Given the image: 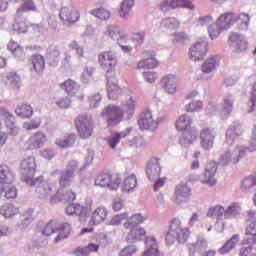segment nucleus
I'll return each instance as SVG.
<instances>
[{"label":"nucleus","mask_w":256,"mask_h":256,"mask_svg":"<svg viewBox=\"0 0 256 256\" xmlns=\"http://www.w3.org/2000/svg\"><path fill=\"white\" fill-rule=\"evenodd\" d=\"M127 114V119H133V115H135V100L133 97H130L123 105L122 108L110 104L106 106L101 115L106 119L107 124L109 127H115L119 125L121 121H123V117Z\"/></svg>","instance_id":"f257e3e1"},{"label":"nucleus","mask_w":256,"mask_h":256,"mask_svg":"<svg viewBox=\"0 0 256 256\" xmlns=\"http://www.w3.org/2000/svg\"><path fill=\"white\" fill-rule=\"evenodd\" d=\"M98 59L101 67L106 71L108 99L115 101L121 95V88H119V85L111 82L109 73H113L115 67H117V53L110 50L101 53Z\"/></svg>","instance_id":"f03ea898"},{"label":"nucleus","mask_w":256,"mask_h":256,"mask_svg":"<svg viewBox=\"0 0 256 256\" xmlns=\"http://www.w3.org/2000/svg\"><path fill=\"white\" fill-rule=\"evenodd\" d=\"M29 187H35V193L39 199H49L51 203H57L59 192L55 193L54 187L46 181H43V176H39L28 183Z\"/></svg>","instance_id":"7ed1b4c3"},{"label":"nucleus","mask_w":256,"mask_h":256,"mask_svg":"<svg viewBox=\"0 0 256 256\" xmlns=\"http://www.w3.org/2000/svg\"><path fill=\"white\" fill-rule=\"evenodd\" d=\"M187 239H189V229L182 228L179 219L172 220L168 233L166 234V244L173 245L175 241L183 244L186 243Z\"/></svg>","instance_id":"20e7f679"},{"label":"nucleus","mask_w":256,"mask_h":256,"mask_svg":"<svg viewBox=\"0 0 256 256\" xmlns=\"http://www.w3.org/2000/svg\"><path fill=\"white\" fill-rule=\"evenodd\" d=\"M247 149L243 146H237L234 150L228 149L224 151L219 158V165L227 167L229 164L237 165L241 159L246 155Z\"/></svg>","instance_id":"39448f33"},{"label":"nucleus","mask_w":256,"mask_h":256,"mask_svg":"<svg viewBox=\"0 0 256 256\" xmlns=\"http://www.w3.org/2000/svg\"><path fill=\"white\" fill-rule=\"evenodd\" d=\"M75 125L81 139H89L93 135V118L91 115H79L75 120Z\"/></svg>","instance_id":"423d86ee"},{"label":"nucleus","mask_w":256,"mask_h":256,"mask_svg":"<svg viewBox=\"0 0 256 256\" xmlns=\"http://www.w3.org/2000/svg\"><path fill=\"white\" fill-rule=\"evenodd\" d=\"M37 169V164L35 163V158L33 156H29L21 161L20 163V175L22 181H24L27 185L35 180L33 177L35 175V171Z\"/></svg>","instance_id":"0eeeda50"},{"label":"nucleus","mask_w":256,"mask_h":256,"mask_svg":"<svg viewBox=\"0 0 256 256\" xmlns=\"http://www.w3.org/2000/svg\"><path fill=\"white\" fill-rule=\"evenodd\" d=\"M97 187H108L111 191H117L121 185V177L119 175H111V173H102L95 179Z\"/></svg>","instance_id":"6e6552de"},{"label":"nucleus","mask_w":256,"mask_h":256,"mask_svg":"<svg viewBox=\"0 0 256 256\" xmlns=\"http://www.w3.org/2000/svg\"><path fill=\"white\" fill-rule=\"evenodd\" d=\"M107 33L109 37H111V39L117 41L123 53L129 54L133 51V48L131 46L125 45V43H127V39H129V36L121 31V28L117 26H108Z\"/></svg>","instance_id":"1a4fd4ad"},{"label":"nucleus","mask_w":256,"mask_h":256,"mask_svg":"<svg viewBox=\"0 0 256 256\" xmlns=\"http://www.w3.org/2000/svg\"><path fill=\"white\" fill-rule=\"evenodd\" d=\"M77 161L71 160L68 163V167L60 172L59 185L62 188L70 187L73 183V179H75V171H77Z\"/></svg>","instance_id":"9d476101"},{"label":"nucleus","mask_w":256,"mask_h":256,"mask_svg":"<svg viewBox=\"0 0 256 256\" xmlns=\"http://www.w3.org/2000/svg\"><path fill=\"white\" fill-rule=\"evenodd\" d=\"M163 121L161 118H157V120H153V114L150 111L143 112L138 119L139 128L142 131H155L157 127H159V123Z\"/></svg>","instance_id":"9b49d317"},{"label":"nucleus","mask_w":256,"mask_h":256,"mask_svg":"<svg viewBox=\"0 0 256 256\" xmlns=\"http://www.w3.org/2000/svg\"><path fill=\"white\" fill-rule=\"evenodd\" d=\"M217 173V163L209 162L206 165L204 172L200 175V181L203 185H209L213 187V185L217 184V180L215 179V175Z\"/></svg>","instance_id":"f8f14e48"},{"label":"nucleus","mask_w":256,"mask_h":256,"mask_svg":"<svg viewBox=\"0 0 256 256\" xmlns=\"http://www.w3.org/2000/svg\"><path fill=\"white\" fill-rule=\"evenodd\" d=\"M215 130L211 128H204L200 132V145L205 151H211L215 143Z\"/></svg>","instance_id":"ddd939ff"},{"label":"nucleus","mask_w":256,"mask_h":256,"mask_svg":"<svg viewBox=\"0 0 256 256\" xmlns=\"http://www.w3.org/2000/svg\"><path fill=\"white\" fill-rule=\"evenodd\" d=\"M190 59L191 61H203L205 59V55H207V41L202 40L196 42L191 48H190Z\"/></svg>","instance_id":"4468645a"},{"label":"nucleus","mask_w":256,"mask_h":256,"mask_svg":"<svg viewBox=\"0 0 256 256\" xmlns=\"http://www.w3.org/2000/svg\"><path fill=\"white\" fill-rule=\"evenodd\" d=\"M248 225L246 226V241L253 242L256 241V210L248 211Z\"/></svg>","instance_id":"2eb2a0df"},{"label":"nucleus","mask_w":256,"mask_h":256,"mask_svg":"<svg viewBox=\"0 0 256 256\" xmlns=\"http://www.w3.org/2000/svg\"><path fill=\"white\" fill-rule=\"evenodd\" d=\"M243 135V125L241 122H233L226 130V143L227 145H233L235 139Z\"/></svg>","instance_id":"dca6fc26"},{"label":"nucleus","mask_w":256,"mask_h":256,"mask_svg":"<svg viewBox=\"0 0 256 256\" xmlns=\"http://www.w3.org/2000/svg\"><path fill=\"white\" fill-rule=\"evenodd\" d=\"M175 203L181 205V203H189L191 199V188L187 184H178L175 187Z\"/></svg>","instance_id":"f3484780"},{"label":"nucleus","mask_w":256,"mask_h":256,"mask_svg":"<svg viewBox=\"0 0 256 256\" xmlns=\"http://www.w3.org/2000/svg\"><path fill=\"white\" fill-rule=\"evenodd\" d=\"M230 46L236 51V53H241L247 49V41H245V36L239 33H232L229 36Z\"/></svg>","instance_id":"a211bd4d"},{"label":"nucleus","mask_w":256,"mask_h":256,"mask_svg":"<svg viewBox=\"0 0 256 256\" xmlns=\"http://www.w3.org/2000/svg\"><path fill=\"white\" fill-rule=\"evenodd\" d=\"M146 175L149 181H155L161 175V164L157 158H152L146 166Z\"/></svg>","instance_id":"6ab92c4d"},{"label":"nucleus","mask_w":256,"mask_h":256,"mask_svg":"<svg viewBox=\"0 0 256 256\" xmlns=\"http://www.w3.org/2000/svg\"><path fill=\"white\" fill-rule=\"evenodd\" d=\"M45 141H47V137L43 132H37L32 135L29 140L26 142L27 149L33 151L35 149H41L43 145H45Z\"/></svg>","instance_id":"aec40b11"},{"label":"nucleus","mask_w":256,"mask_h":256,"mask_svg":"<svg viewBox=\"0 0 256 256\" xmlns=\"http://www.w3.org/2000/svg\"><path fill=\"white\" fill-rule=\"evenodd\" d=\"M59 15L64 23H77L80 17L78 11L69 7H62Z\"/></svg>","instance_id":"412c9836"},{"label":"nucleus","mask_w":256,"mask_h":256,"mask_svg":"<svg viewBox=\"0 0 256 256\" xmlns=\"http://www.w3.org/2000/svg\"><path fill=\"white\" fill-rule=\"evenodd\" d=\"M235 14L228 12L226 14L221 15L217 21L216 26L218 29H221L222 31H227V29H230L231 26L235 23Z\"/></svg>","instance_id":"4be33fe9"},{"label":"nucleus","mask_w":256,"mask_h":256,"mask_svg":"<svg viewBox=\"0 0 256 256\" xmlns=\"http://www.w3.org/2000/svg\"><path fill=\"white\" fill-rule=\"evenodd\" d=\"M67 215H77L80 221H87V208L79 205L78 203H72L66 208Z\"/></svg>","instance_id":"5701e85b"},{"label":"nucleus","mask_w":256,"mask_h":256,"mask_svg":"<svg viewBox=\"0 0 256 256\" xmlns=\"http://www.w3.org/2000/svg\"><path fill=\"white\" fill-rule=\"evenodd\" d=\"M161 87L166 93L173 95V93L177 91V80L175 79V75L169 74L162 78Z\"/></svg>","instance_id":"b1692460"},{"label":"nucleus","mask_w":256,"mask_h":256,"mask_svg":"<svg viewBox=\"0 0 256 256\" xmlns=\"http://www.w3.org/2000/svg\"><path fill=\"white\" fill-rule=\"evenodd\" d=\"M147 221V218L141 215V213L134 214L123 224L124 229L128 231H132L133 229H137L141 223Z\"/></svg>","instance_id":"393cba45"},{"label":"nucleus","mask_w":256,"mask_h":256,"mask_svg":"<svg viewBox=\"0 0 256 256\" xmlns=\"http://www.w3.org/2000/svg\"><path fill=\"white\" fill-rule=\"evenodd\" d=\"M59 55H61V52H59L57 46L51 45L48 47L46 59L51 67H57L59 64Z\"/></svg>","instance_id":"a878e982"},{"label":"nucleus","mask_w":256,"mask_h":256,"mask_svg":"<svg viewBox=\"0 0 256 256\" xmlns=\"http://www.w3.org/2000/svg\"><path fill=\"white\" fill-rule=\"evenodd\" d=\"M15 181V174L8 166L0 165V183L11 185Z\"/></svg>","instance_id":"bb28decb"},{"label":"nucleus","mask_w":256,"mask_h":256,"mask_svg":"<svg viewBox=\"0 0 256 256\" xmlns=\"http://www.w3.org/2000/svg\"><path fill=\"white\" fill-rule=\"evenodd\" d=\"M243 245L239 251V256H256V241L249 242L247 238H244Z\"/></svg>","instance_id":"cd10ccee"},{"label":"nucleus","mask_w":256,"mask_h":256,"mask_svg":"<svg viewBox=\"0 0 256 256\" xmlns=\"http://www.w3.org/2000/svg\"><path fill=\"white\" fill-rule=\"evenodd\" d=\"M145 233V229L140 226L138 228H134L128 233L126 241L128 243H137V241H141V239L145 237Z\"/></svg>","instance_id":"c85d7f7f"},{"label":"nucleus","mask_w":256,"mask_h":256,"mask_svg":"<svg viewBox=\"0 0 256 256\" xmlns=\"http://www.w3.org/2000/svg\"><path fill=\"white\" fill-rule=\"evenodd\" d=\"M197 139V132L195 130H192L191 128L189 130H185L182 133V136L179 139L180 145L182 147H187V145H191L193 141Z\"/></svg>","instance_id":"c756f323"},{"label":"nucleus","mask_w":256,"mask_h":256,"mask_svg":"<svg viewBox=\"0 0 256 256\" xmlns=\"http://www.w3.org/2000/svg\"><path fill=\"white\" fill-rule=\"evenodd\" d=\"M107 217V209L105 207L97 208L91 216L90 225H99V223L105 221Z\"/></svg>","instance_id":"7c9ffc66"},{"label":"nucleus","mask_w":256,"mask_h":256,"mask_svg":"<svg viewBox=\"0 0 256 256\" xmlns=\"http://www.w3.org/2000/svg\"><path fill=\"white\" fill-rule=\"evenodd\" d=\"M7 48L13 53L14 57H16L18 61L25 60V52L23 51V47L19 46L17 42L10 40Z\"/></svg>","instance_id":"2f4dec72"},{"label":"nucleus","mask_w":256,"mask_h":256,"mask_svg":"<svg viewBox=\"0 0 256 256\" xmlns=\"http://www.w3.org/2000/svg\"><path fill=\"white\" fill-rule=\"evenodd\" d=\"M192 121L193 119H191L189 115H181L179 119L176 121V129L178 131H187L191 129Z\"/></svg>","instance_id":"473e14b6"},{"label":"nucleus","mask_w":256,"mask_h":256,"mask_svg":"<svg viewBox=\"0 0 256 256\" xmlns=\"http://www.w3.org/2000/svg\"><path fill=\"white\" fill-rule=\"evenodd\" d=\"M219 61H221L220 56H214L206 60L202 64L203 73H211L212 71H215V68L217 67V65H219Z\"/></svg>","instance_id":"72a5a7b5"},{"label":"nucleus","mask_w":256,"mask_h":256,"mask_svg":"<svg viewBox=\"0 0 256 256\" xmlns=\"http://www.w3.org/2000/svg\"><path fill=\"white\" fill-rule=\"evenodd\" d=\"M239 243V235L234 234L232 237L219 249L220 255L229 253L231 249H235V246Z\"/></svg>","instance_id":"f704fd0d"},{"label":"nucleus","mask_w":256,"mask_h":256,"mask_svg":"<svg viewBox=\"0 0 256 256\" xmlns=\"http://www.w3.org/2000/svg\"><path fill=\"white\" fill-rule=\"evenodd\" d=\"M15 113L22 119H29V117L33 116V107L29 104H21L17 106Z\"/></svg>","instance_id":"c9c22d12"},{"label":"nucleus","mask_w":256,"mask_h":256,"mask_svg":"<svg viewBox=\"0 0 256 256\" xmlns=\"http://www.w3.org/2000/svg\"><path fill=\"white\" fill-rule=\"evenodd\" d=\"M136 187H137V176H135L134 174H131L124 180L122 184V192L129 193L133 191V189H135Z\"/></svg>","instance_id":"e433bc0d"},{"label":"nucleus","mask_w":256,"mask_h":256,"mask_svg":"<svg viewBox=\"0 0 256 256\" xmlns=\"http://www.w3.org/2000/svg\"><path fill=\"white\" fill-rule=\"evenodd\" d=\"M134 5H135V0H123L120 5V11H119L120 17H122L123 19H127Z\"/></svg>","instance_id":"4c0bfd02"},{"label":"nucleus","mask_w":256,"mask_h":256,"mask_svg":"<svg viewBox=\"0 0 256 256\" xmlns=\"http://www.w3.org/2000/svg\"><path fill=\"white\" fill-rule=\"evenodd\" d=\"M58 232L59 234L55 238V243H60V241H63L67 239V237H69V235L71 234V225L69 223L61 225L58 228Z\"/></svg>","instance_id":"58836bf2"},{"label":"nucleus","mask_w":256,"mask_h":256,"mask_svg":"<svg viewBox=\"0 0 256 256\" xmlns=\"http://www.w3.org/2000/svg\"><path fill=\"white\" fill-rule=\"evenodd\" d=\"M62 89H65L68 95H77V93L79 92L80 86H79V83L69 79L64 82V85H62Z\"/></svg>","instance_id":"ea45409f"},{"label":"nucleus","mask_w":256,"mask_h":256,"mask_svg":"<svg viewBox=\"0 0 256 256\" xmlns=\"http://www.w3.org/2000/svg\"><path fill=\"white\" fill-rule=\"evenodd\" d=\"M223 215L225 216V208L222 206L216 205L211 207L207 212V217H211L212 219H223Z\"/></svg>","instance_id":"a19ab883"},{"label":"nucleus","mask_w":256,"mask_h":256,"mask_svg":"<svg viewBox=\"0 0 256 256\" xmlns=\"http://www.w3.org/2000/svg\"><path fill=\"white\" fill-rule=\"evenodd\" d=\"M254 187H256V176H248L243 180L241 190L243 193H251Z\"/></svg>","instance_id":"79ce46f5"},{"label":"nucleus","mask_w":256,"mask_h":256,"mask_svg":"<svg viewBox=\"0 0 256 256\" xmlns=\"http://www.w3.org/2000/svg\"><path fill=\"white\" fill-rule=\"evenodd\" d=\"M6 85H8L10 89H19V87H21V77L15 73H8Z\"/></svg>","instance_id":"37998d69"},{"label":"nucleus","mask_w":256,"mask_h":256,"mask_svg":"<svg viewBox=\"0 0 256 256\" xmlns=\"http://www.w3.org/2000/svg\"><path fill=\"white\" fill-rule=\"evenodd\" d=\"M0 213L3 215V217L9 218L13 217V215H17V213H19V209L13 204L8 203L1 206Z\"/></svg>","instance_id":"c03bdc74"},{"label":"nucleus","mask_w":256,"mask_h":256,"mask_svg":"<svg viewBox=\"0 0 256 256\" xmlns=\"http://www.w3.org/2000/svg\"><path fill=\"white\" fill-rule=\"evenodd\" d=\"M239 213H241V206H239L237 203H234L228 206L226 210H224V217L225 219H233L239 215Z\"/></svg>","instance_id":"a18cd8bd"},{"label":"nucleus","mask_w":256,"mask_h":256,"mask_svg":"<svg viewBox=\"0 0 256 256\" xmlns=\"http://www.w3.org/2000/svg\"><path fill=\"white\" fill-rule=\"evenodd\" d=\"M32 65L35 73H41L45 69V58L41 55H34L32 57Z\"/></svg>","instance_id":"49530a36"},{"label":"nucleus","mask_w":256,"mask_h":256,"mask_svg":"<svg viewBox=\"0 0 256 256\" xmlns=\"http://www.w3.org/2000/svg\"><path fill=\"white\" fill-rule=\"evenodd\" d=\"M97 251H99V245L90 243L88 246L76 248L74 253H79V255L82 256H89V253Z\"/></svg>","instance_id":"de8ad7c7"},{"label":"nucleus","mask_w":256,"mask_h":256,"mask_svg":"<svg viewBox=\"0 0 256 256\" xmlns=\"http://www.w3.org/2000/svg\"><path fill=\"white\" fill-rule=\"evenodd\" d=\"M171 1V5H172V9H190L191 11H193V9H195V6L193 5V3L190 2V0H170Z\"/></svg>","instance_id":"09e8293b"},{"label":"nucleus","mask_w":256,"mask_h":256,"mask_svg":"<svg viewBox=\"0 0 256 256\" xmlns=\"http://www.w3.org/2000/svg\"><path fill=\"white\" fill-rule=\"evenodd\" d=\"M234 19H235L234 23L239 21L240 29L242 31H247V27H249V20H250L249 14H246V13H241L239 15L234 14Z\"/></svg>","instance_id":"8fccbe9b"},{"label":"nucleus","mask_w":256,"mask_h":256,"mask_svg":"<svg viewBox=\"0 0 256 256\" xmlns=\"http://www.w3.org/2000/svg\"><path fill=\"white\" fill-rule=\"evenodd\" d=\"M157 65H159V62L157 61V59H155V57H150V58H146L144 60H141L138 63V69H144V67H147V69H155V67H157Z\"/></svg>","instance_id":"3c124183"},{"label":"nucleus","mask_w":256,"mask_h":256,"mask_svg":"<svg viewBox=\"0 0 256 256\" xmlns=\"http://www.w3.org/2000/svg\"><path fill=\"white\" fill-rule=\"evenodd\" d=\"M77 198V194L75 192L68 190L64 193L59 192V196L56 197L57 201H64L65 203H72Z\"/></svg>","instance_id":"603ef678"},{"label":"nucleus","mask_w":256,"mask_h":256,"mask_svg":"<svg viewBox=\"0 0 256 256\" xmlns=\"http://www.w3.org/2000/svg\"><path fill=\"white\" fill-rule=\"evenodd\" d=\"M161 26L165 27V29H178L179 22L174 17H168L162 19Z\"/></svg>","instance_id":"864d4df0"},{"label":"nucleus","mask_w":256,"mask_h":256,"mask_svg":"<svg viewBox=\"0 0 256 256\" xmlns=\"http://www.w3.org/2000/svg\"><path fill=\"white\" fill-rule=\"evenodd\" d=\"M91 14L94 15V17H97V19H101L103 21H107L109 17H111V12L105 8H98L96 10H92Z\"/></svg>","instance_id":"5fc2aeb1"},{"label":"nucleus","mask_w":256,"mask_h":256,"mask_svg":"<svg viewBox=\"0 0 256 256\" xmlns=\"http://www.w3.org/2000/svg\"><path fill=\"white\" fill-rule=\"evenodd\" d=\"M74 143H75V134H70L67 137H64L56 141V144L59 147H72Z\"/></svg>","instance_id":"6e6d98bb"},{"label":"nucleus","mask_w":256,"mask_h":256,"mask_svg":"<svg viewBox=\"0 0 256 256\" xmlns=\"http://www.w3.org/2000/svg\"><path fill=\"white\" fill-rule=\"evenodd\" d=\"M231 111H233V100L226 98L224 99V104L222 108L223 119H227V117L231 115Z\"/></svg>","instance_id":"4d7b16f0"},{"label":"nucleus","mask_w":256,"mask_h":256,"mask_svg":"<svg viewBox=\"0 0 256 256\" xmlns=\"http://www.w3.org/2000/svg\"><path fill=\"white\" fill-rule=\"evenodd\" d=\"M254 111H256V84H254L252 87L247 113H253Z\"/></svg>","instance_id":"13d9d810"},{"label":"nucleus","mask_w":256,"mask_h":256,"mask_svg":"<svg viewBox=\"0 0 256 256\" xmlns=\"http://www.w3.org/2000/svg\"><path fill=\"white\" fill-rule=\"evenodd\" d=\"M55 225H56L55 221H50L42 230V235H45L46 237L53 235V233H55L57 229Z\"/></svg>","instance_id":"bf43d9fd"},{"label":"nucleus","mask_w":256,"mask_h":256,"mask_svg":"<svg viewBox=\"0 0 256 256\" xmlns=\"http://www.w3.org/2000/svg\"><path fill=\"white\" fill-rule=\"evenodd\" d=\"M90 109H97L101 103V94L96 93L89 97Z\"/></svg>","instance_id":"052dcab7"},{"label":"nucleus","mask_w":256,"mask_h":256,"mask_svg":"<svg viewBox=\"0 0 256 256\" xmlns=\"http://www.w3.org/2000/svg\"><path fill=\"white\" fill-rule=\"evenodd\" d=\"M174 41L180 45H185L189 41V36L185 32L176 33L174 34Z\"/></svg>","instance_id":"680f3d73"},{"label":"nucleus","mask_w":256,"mask_h":256,"mask_svg":"<svg viewBox=\"0 0 256 256\" xmlns=\"http://www.w3.org/2000/svg\"><path fill=\"white\" fill-rule=\"evenodd\" d=\"M135 253H137V246L129 245L120 251L119 256H132L135 255Z\"/></svg>","instance_id":"e2e57ef3"},{"label":"nucleus","mask_w":256,"mask_h":256,"mask_svg":"<svg viewBox=\"0 0 256 256\" xmlns=\"http://www.w3.org/2000/svg\"><path fill=\"white\" fill-rule=\"evenodd\" d=\"M125 219H127V212L117 214L111 219L109 225H121V221H125Z\"/></svg>","instance_id":"0e129e2a"},{"label":"nucleus","mask_w":256,"mask_h":256,"mask_svg":"<svg viewBox=\"0 0 256 256\" xmlns=\"http://www.w3.org/2000/svg\"><path fill=\"white\" fill-rule=\"evenodd\" d=\"M22 225H29L33 221V209H28L22 216Z\"/></svg>","instance_id":"69168bd1"},{"label":"nucleus","mask_w":256,"mask_h":256,"mask_svg":"<svg viewBox=\"0 0 256 256\" xmlns=\"http://www.w3.org/2000/svg\"><path fill=\"white\" fill-rule=\"evenodd\" d=\"M4 197H6V199H15L17 197V188L15 187H8V188H4Z\"/></svg>","instance_id":"338daca9"},{"label":"nucleus","mask_w":256,"mask_h":256,"mask_svg":"<svg viewBox=\"0 0 256 256\" xmlns=\"http://www.w3.org/2000/svg\"><path fill=\"white\" fill-rule=\"evenodd\" d=\"M246 151H256V126H254V129L252 130V135L250 139V146L248 148H245Z\"/></svg>","instance_id":"774afa93"}]
</instances>
